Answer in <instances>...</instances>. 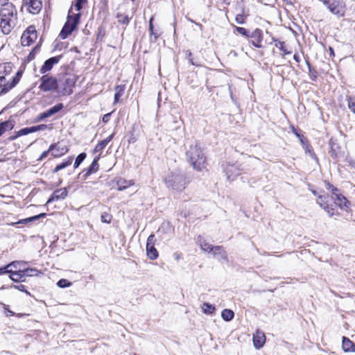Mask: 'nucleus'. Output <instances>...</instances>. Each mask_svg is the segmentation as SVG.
Segmentation results:
<instances>
[{
	"mask_svg": "<svg viewBox=\"0 0 355 355\" xmlns=\"http://www.w3.org/2000/svg\"><path fill=\"white\" fill-rule=\"evenodd\" d=\"M0 10V28L4 34H8L17 24V10L10 3L2 5Z\"/></svg>",
	"mask_w": 355,
	"mask_h": 355,
	"instance_id": "1",
	"label": "nucleus"
},
{
	"mask_svg": "<svg viewBox=\"0 0 355 355\" xmlns=\"http://www.w3.org/2000/svg\"><path fill=\"white\" fill-rule=\"evenodd\" d=\"M187 158L197 171H201L205 167V157L198 144L193 141L191 144L189 149L186 153Z\"/></svg>",
	"mask_w": 355,
	"mask_h": 355,
	"instance_id": "2",
	"label": "nucleus"
},
{
	"mask_svg": "<svg viewBox=\"0 0 355 355\" xmlns=\"http://www.w3.org/2000/svg\"><path fill=\"white\" fill-rule=\"evenodd\" d=\"M326 187L331 191L332 196L330 197L328 195L320 196L317 199V203L327 212L329 216L332 217L336 215L337 213L335 212L334 205L331 202L332 200L336 198L337 196H339L340 193H338V189L329 182L326 184Z\"/></svg>",
	"mask_w": 355,
	"mask_h": 355,
	"instance_id": "3",
	"label": "nucleus"
},
{
	"mask_svg": "<svg viewBox=\"0 0 355 355\" xmlns=\"http://www.w3.org/2000/svg\"><path fill=\"white\" fill-rule=\"evenodd\" d=\"M164 182L168 189L178 192L184 190L187 183L184 175L173 172L165 178Z\"/></svg>",
	"mask_w": 355,
	"mask_h": 355,
	"instance_id": "4",
	"label": "nucleus"
},
{
	"mask_svg": "<svg viewBox=\"0 0 355 355\" xmlns=\"http://www.w3.org/2000/svg\"><path fill=\"white\" fill-rule=\"evenodd\" d=\"M58 80V86L56 94L58 96H69L73 93V88L76 82V78L74 75L66 74Z\"/></svg>",
	"mask_w": 355,
	"mask_h": 355,
	"instance_id": "5",
	"label": "nucleus"
},
{
	"mask_svg": "<svg viewBox=\"0 0 355 355\" xmlns=\"http://www.w3.org/2000/svg\"><path fill=\"white\" fill-rule=\"evenodd\" d=\"M328 10L338 17H341L345 13V4L341 0H319Z\"/></svg>",
	"mask_w": 355,
	"mask_h": 355,
	"instance_id": "6",
	"label": "nucleus"
},
{
	"mask_svg": "<svg viewBox=\"0 0 355 355\" xmlns=\"http://www.w3.org/2000/svg\"><path fill=\"white\" fill-rule=\"evenodd\" d=\"M80 17V13L68 15L67 22L59 35L62 39L67 38L73 32V31L76 28V26L79 23Z\"/></svg>",
	"mask_w": 355,
	"mask_h": 355,
	"instance_id": "7",
	"label": "nucleus"
},
{
	"mask_svg": "<svg viewBox=\"0 0 355 355\" xmlns=\"http://www.w3.org/2000/svg\"><path fill=\"white\" fill-rule=\"evenodd\" d=\"M40 84L39 85V89L44 92H57V89L58 86V79L52 76L49 75H43L40 78Z\"/></svg>",
	"mask_w": 355,
	"mask_h": 355,
	"instance_id": "8",
	"label": "nucleus"
},
{
	"mask_svg": "<svg viewBox=\"0 0 355 355\" xmlns=\"http://www.w3.org/2000/svg\"><path fill=\"white\" fill-rule=\"evenodd\" d=\"M21 77V72H17L15 77L12 79V83H6V78L4 76H0V94L7 92L8 90L14 87L19 81Z\"/></svg>",
	"mask_w": 355,
	"mask_h": 355,
	"instance_id": "9",
	"label": "nucleus"
},
{
	"mask_svg": "<svg viewBox=\"0 0 355 355\" xmlns=\"http://www.w3.org/2000/svg\"><path fill=\"white\" fill-rule=\"evenodd\" d=\"M37 39V31L33 26L28 27L21 37V44L25 46H30Z\"/></svg>",
	"mask_w": 355,
	"mask_h": 355,
	"instance_id": "10",
	"label": "nucleus"
},
{
	"mask_svg": "<svg viewBox=\"0 0 355 355\" xmlns=\"http://www.w3.org/2000/svg\"><path fill=\"white\" fill-rule=\"evenodd\" d=\"M155 237L154 234H150L146 242V254L148 257L151 260H155L158 257V252L155 248Z\"/></svg>",
	"mask_w": 355,
	"mask_h": 355,
	"instance_id": "11",
	"label": "nucleus"
},
{
	"mask_svg": "<svg viewBox=\"0 0 355 355\" xmlns=\"http://www.w3.org/2000/svg\"><path fill=\"white\" fill-rule=\"evenodd\" d=\"M241 171L240 166L236 164L227 163L224 166V172L227 178L230 181L234 180L241 173Z\"/></svg>",
	"mask_w": 355,
	"mask_h": 355,
	"instance_id": "12",
	"label": "nucleus"
},
{
	"mask_svg": "<svg viewBox=\"0 0 355 355\" xmlns=\"http://www.w3.org/2000/svg\"><path fill=\"white\" fill-rule=\"evenodd\" d=\"M24 7L31 14L36 15L42 9L41 0H24Z\"/></svg>",
	"mask_w": 355,
	"mask_h": 355,
	"instance_id": "13",
	"label": "nucleus"
},
{
	"mask_svg": "<svg viewBox=\"0 0 355 355\" xmlns=\"http://www.w3.org/2000/svg\"><path fill=\"white\" fill-rule=\"evenodd\" d=\"M64 105L62 103H58L45 112L40 113L38 116V120L42 121L46 118L51 117L61 111Z\"/></svg>",
	"mask_w": 355,
	"mask_h": 355,
	"instance_id": "14",
	"label": "nucleus"
},
{
	"mask_svg": "<svg viewBox=\"0 0 355 355\" xmlns=\"http://www.w3.org/2000/svg\"><path fill=\"white\" fill-rule=\"evenodd\" d=\"M49 150H52V156L54 157H60L68 152L67 146L60 143L51 144Z\"/></svg>",
	"mask_w": 355,
	"mask_h": 355,
	"instance_id": "15",
	"label": "nucleus"
},
{
	"mask_svg": "<svg viewBox=\"0 0 355 355\" xmlns=\"http://www.w3.org/2000/svg\"><path fill=\"white\" fill-rule=\"evenodd\" d=\"M59 57H52L46 60L40 70V73L44 74L51 71L53 65L59 62Z\"/></svg>",
	"mask_w": 355,
	"mask_h": 355,
	"instance_id": "16",
	"label": "nucleus"
},
{
	"mask_svg": "<svg viewBox=\"0 0 355 355\" xmlns=\"http://www.w3.org/2000/svg\"><path fill=\"white\" fill-rule=\"evenodd\" d=\"M266 342V336L264 333L260 331H257L256 334L253 336L254 346L257 349L261 348Z\"/></svg>",
	"mask_w": 355,
	"mask_h": 355,
	"instance_id": "17",
	"label": "nucleus"
},
{
	"mask_svg": "<svg viewBox=\"0 0 355 355\" xmlns=\"http://www.w3.org/2000/svg\"><path fill=\"white\" fill-rule=\"evenodd\" d=\"M8 273L10 274V278L15 282H25L26 275L23 269L13 271L12 269L8 270Z\"/></svg>",
	"mask_w": 355,
	"mask_h": 355,
	"instance_id": "18",
	"label": "nucleus"
},
{
	"mask_svg": "<svg viewBox=\"0 0 355 355\" xmlns=\"http://www.w3.org/2000/svg\"><path fill=\"white\" fill-rule=\"evenodd\" d=\"M67 190L66 188H62L55 190L52 194L51 197L47 200V203H50L53 200H58L64 199L67 196Z\"/></svg>",
	"mask_w": 355,
	"mask_h": 355,
	"instance_id": "19",
	"label": "nucleus"
},
{
	"mask_svg": "<svg viewBox=\"0 0 355 355\" xmlns=\"http://www.w3.org/2000/svg\"><path fill=\"white\" fill-rule=\"evenodd\" d=\"M213 256L218 260L227 261V252L224 250L222 246H214V249L212 252Z\"/></svg>",
	"mask_w": 355,
	"mask_h": 355,
	"instance_id": "20",
	"label": "nucleus"
},
{
	"mask_svg": "<svg viewBox=\"0 0 355 355\" xmlns=\"http://www.w3.org/2000/svg\"><path fill=\"white\" fill-rule=\"evenodd\" d=\"M333 200H334V204L342 209H345L349 207V202L341 194L337 196V197Z\"/></svg>",
	"mask_w": 355,
	"mask_h": 355,
	"instance_id": "21",
	"label": "nucleus"
},
{
	"mask_svg": "<svg viewBox=\"0 0 355 355\" xmlns=\"http://www.w3.org/2000/svg\"><path fill=\"white\" fill-rule=\"evenodd\" d=\"M134 184L135 181L133 180H126L123 178H119L116 180L117 189L119 191L124 190Z\"/></svg>",
	"mask_w": 355,
	"mask_h": 355,
	"instance_id": "22",
	"label": "nucleus"
},
{
	"mask_svg": "<svg viewBox=\"0 0 355 355\" xmlns=\"http://www.w3.org/2000/svg\"><path fill=\"white\" fill-rule=\"evenodd\" d=\"M343 349L345 352H355V345L347 338H343Z\"/></svg>",
	"mask_w": 355,
	"mask_h": 355,
	"instance_id": "23",
	"label": "nucleus"
},
{
	"mask_svg": "<svg viewBox=\"0 0 355 355\" xmlns=\"http://www.w3.org/2000/svg\"><path fill=\"white\" fill-rule=\"evenodd\" d=\"M15 125V122L12 120L4 121L0 124V136L6 131L11 130Z\"/></svg>",
	"mask_w": 355,
	"mask_h": 355,
	"instance_id": "24",
	"label": "nucleus"
},
{
	"mask_svg": "<svg viewBox=\"0 0 355 355\" xmlns=\"http://www.w3.org/2000/svg\"><path fill=\"white\" fill-rule=\"evenodd\" d=\"M98 158L96 157L93 160L92 163L86 171V173L83 175L85 179H86L92 173H94L97 171L98 168Z\"/></svg>",
	"mask_w": 355,
	"mask_h": 355,
	"instance_id": "25",
	"label": "nucleus"
},
{
	"mask_svg": "<svg viewBox=\"0 0 355 355\" xmlns=\"http://www.w3.org/2000/svg\"><path fill=\"white\" fill-rule=\"evenodd\" d=\"M114 134L110 135L106 139L101 141L95 147V152H101L102 150L105 148V147L107 145V144L112 139Z\"/></svg>",
	"mask_w": 355,
	"mask_h": 355,
	"instance_id": "26",
	"label": "nucleus"
},
{
	"mask_svg": "<svg viewBox=\"0 0 355 355\" xmlns=\"http://www.w3.org/2000/svg\"><path fill=\"white\" fill-rule=\"evenodd\" d=\"M198 242L199 243L200 247L202 250L208 253H212L214 249V246H212L211 244L207 243L205 241H202L201 239H200Z\"/></svg>",
	"mask_w": 355,
	"mask_h": 355,
	"instance_id": "27",
	"label": "nucleus"
},
{
	"mask_svg": "<svg viewBox=\"0 0 355 355\" xmlns=\"http://www.w3.org/2000/svg\"><path fill=\"white\" fill-rule=\"evenodd\" d=\"M234 316V313L231 309H225L221 313L222 318L225 321H231Z\"/></svg>",
	"mask_w": 355,
	"mask_h": 355,
	"instance_id": "28",
	"label": "nucleus"
},
{
	"mask_svg": "<svg viewBox=\"0 0 355 355\" xmlns=\"http://www.w3.org/2000/svg\"><path fill=\"white\" fill-rule=\"evenodd\" d=\"M125 87L123 85H117L115 87V94H114V103L119 102L120 97H121L124 93Z\"/></svg>",
	"mask_w": 355,
	"mask_h": 355,
	"instance_id": "29",
	"label": "nucleus"
},
{
	"mask_svg": "<svg viewBox=\"0 0 355 355\" xmlns=\"http://www.w3.org/2000/svg\"><path fill=\"white\" fill-rule=\"evenodd\" d=\"M72 157H69L68 159L65 162H63L60 164H58L53 170L54 173H57L60 170L65 168L67 166H69L72 163Z\"/></svg>",
	"mask_w": 355,
	"mask_h": 355,
	"instance_id": "30",
	"label": "nucleus"
},
{
	"mask_svg": "<svg viewBox=\"0 0 355 355\" xmlns=\"http://www.w3.org/2000/svg\"><path fill=\"white\" fill-rule=\"evenodd\" d=\"M26 277L38 276L41 272L36 268H24L23 269Z\"/></svg>",
	"mask_w": 355,
	"mask_h": 355,
	"instance_id": "31",
	"label": "nucleus"
},
{
	"mask_svg": "<svg viewBox=\"0 0 355 355\" xmlns=\"http://www.w3.org/2000/svg\"><path fill=\"white\" fill-rule=\"evenodd\" d=\"M45 216H46V214H44V213L40 214L38 215H36V216H34L32 217H29V218H27L25 219L20 220L17 223H26L28 222L35 221L40 218L44 217Z\"/></svg>",
	"mask_w": 355,
	"mask_h": 355,
	"instance_id": "32",
	"label": "nucleus"
},
{
	"mask_svg": "<svg viewBox=\"0 0 355 355\" xmlns=\"http://www.w3.org/2000/svg\"><path fill=\"white\" fill-rule=\"evenodd\" d=\"M215 311V307L208 303H204L202 305V311L205 314H212Z\"/></svg>",
	"mask_w": 355,
	"mask_h": 355,
	"instance_id": "33",
	"label": "nucleus"
},
{
	"mask_svg": "<svg viewBox=\"0 0 355 355\" xmlns=\"http://www.w3.org/2000/svg\"><path fill=\"white\" fill-rule=\"evenodd\" d=\"M26 263V262H23V261H13L9 264L7 265V268H8L9 269H12V268H15V269H21V268H22L23 265H24Z\"/></svg>",
	"mask_w": 355,
	"mask_h": 355,
	"instance_id": "34",
	"label": "nucleus"
},
{
	"mask_svg": "<svg viewBox=\"0 0 355 355\" xmlns=\"http://www.w3.org/2000/svg\"><path fill=\"white\" fill-rule=\"evenodd\" d=\"M261 31L259 30V29H257L255 31H254V34H257L258 35V38L257 40H252V44L254 46L257 47V48H261Z\"/></svg>",
	"mask_w": 355,
	"mask_h": 355,
	"instance_id": "35",
	"label": "nucleus"
},
{
	"mask_svg": "<svg viewBox=\"0 0 355 355\" xmlns=\"http://www.w3.org/2000/svg\"><path fill=\"white\" fill-rule=\"evenodd\" d=\"M86 157V154L82 153L78 155L74 162V167L78 168Z\"/></svg>",
	"mask_w": 355,
	"mask_h": 355,
	"instance_id": "36",
	"label": "nucleus"
},
{
	"mask_svg": "<svg viewBox=\"0 0 355 355\" xmlns=\"http://www.w3.org/2000/svg\"><path fill=\"white\" fill-rule=\"evenodd\" d=\"M11 65L10 63H4V64H0V74L1 73H10V71H11Z\"/></svg>",
	"mask_w": 355,
	"mask_h": 355,
	"instance_id": "37",
	"label": "nucleus"
},
{
	"mask_svg": "<svg viewBox=\"0 0 355 355\" xmlns=\"http://www.w3.org/2000/svg\"><path fill=\"white\" fill-rule=\"evenodd\" d=\"M71 284V283L65 279H61L57 283V285L60 288H67V287L70 286Z\"/></svg>",
	"mask_w": 355,
	"mask_h": 355,
	"instance_id": "38",
	"label": "nucleus"
},
{
	"mask_svg": "<svg viewBox=\"0 0 355 355\" xmlns=\"http://www.w3.org/2000/svg\"><path fill=\"white\" fill-rule=\"evenodd\" d=\"M101 221L105 223H110L112 220V216L107 212L101 214Z\"/></svg>",
	"mask_w": 355,
	"mask_h": 355,
	"instance_id": "39",
	"label": "nucleus"
},
{
	"mask_svg": "<svg viewBox=\"0 0 355 355\" xmlns=\"http://www.w3.org/2000/svg\"><path fill=\"white\" fill-rule=\"evenodd\" d=\"M118 21L119 23L122 24H128L130 21V18L127 15H118L117 16Z\"/></svg>",
	"mask_w": 355,
	"mask_h": 355,
	"instance_id": "40",
	"label": "nucleus"
},
{
	"mask_svg": "<svg viewBox=\"0 0 355 355\" xmlns=\"http://www.w3.org/2000/svg\"><path fill=\"white\" fill-rule=\"evenodd\" d=\"M273 40L275 42V46L279 48V49L282 51L285 54L289 53V52L287 51L286 49H285L284 42L277 41V40L275 39H273Z\"/></svg>",
	"mask_w": 355,
	"mask_h": 355,
	"instance_id": "41",
	"label": "nucleus"
},
{
	"mask_svg": "<svg viewBox=\"0 0 355 355\" xmlns=\"http://www.w3.org/2000/svg\"><path fill=\"white\" fill-rule=\"evenodd\" d=\"M308 67L309 69V76H310L311 79L313 81L316 80L317 76H318L317 71L315 70L312 69L311 68V66L309 65V64H308Z\"/></svg>",
	"mask_w": 355,
	"mask_h": 355,
	"instance_id": "42",
	"label": "nucleus"
},
{
	"mask_svg": "<svg viewBox=\"0 0 355 355\" xmlns=\"http://www.w3.org/2000/svg\"><path fill=\"white\" fill-rule=\"evenodd\" d=\"M87 0H76L74 7L76 10L79 11L82 9L83 5L86 3Z\"/></svg>",
	"mask_w": 355,
	"mask_h": 355,
	"instance_id": "43",
	"label": "nucleus"
},
{
	"mask_svg": "<svg viewBox=\"0 0 355 355\" xmlns=\"http://www.w3.org/2000/svg\"><path fill=\"white\" fill-rule=\"evenodd\" d=\"M30 133V131L28 130V128H22L19 131L17 132V136H21V135H26Z\"/></svg>",
	"mask_w": 355,
	"mask_h": 355,
	"instance_id": "44",
	"label": "nucleus"
},
{
	"mask_svg": "<svg viewBox=\"0 0 355 355\" xmlns=\"http://www.w3.org/2000/svg\"><path fill=\"white\" fill-rule=\"evenodd\" d=\"M13 287L19 291L25 292L28 295H30V293L26 290V286L24 285H22V284L14 285Z\"/></svg>",
	"mask_w": 355,
	"mask_h": 355,
	"instance_id": "45",
	"label": "nucleus"
},
{
	"mask_svg": "<svg viewBox=\"0 0 355 355\" xmlns=\"http://www.w3.org/2000/svg\"><path fill=\"white\" fill-rule=\"evenodd\" d=\"M51 151L52 152V150H49V148L46 150V151H44L42 155H40V157L37 159L38 161H42L43 159H44L45 157H46L49 153V152Z\"/></svg>",
	"mask_w": 355,
	"mask_h": 355,
	"instance_id": "46",
	"label": "nucleus"
},
{
	"mask_svg": "<svg viewBox=\"0 0 355 355\" xmlns=\"http://www.w3.org/2000/svg\"><path fill=\"white\" fill-rule=\"evenodd\" d=\"M236 21L239 24H243L244 23V18L242 15H238L236 17Z\"/></svg>",
	"mask_w": 355,
	"mask_h": 355,
	"instance_id": "47",
	"label": "nucleus"
},
{
	"mask_svg": "<svg viewBox=\"0 0 355 355\" xmlns=\"http://www.w3.org/2000/svg\"><path fill=\"white\" fill-rule=\"evenodd\" d=\"M111 114H112V112L105 114L103 117V122L107 123L110 119Z\"/></svg>",
	"mask_w": 355,
	"mask_h": 355,
	"instance_id": "48",
	"label": "nucleus"
},
{
	"mask_svg": "<svg viewBox=\"0 0 355 355\" xmlns=\"http://www.w3.org/2000/svg\"><path fill=\"white\" fill-rule=\"evenodd\" d=\"M236 31L240 33V34H242L243 35H246V30L245 28H243V27H237L236 28Z\"/></svg>",
	"mask_w": 355,
	"mask_h": 355,
	"instance_id": "49",
	"label": "nucleus"
},
{
	"mask_svg": "<svg viewBox=\"0 0 355 355\" xmlns=\"http://www.w3.org/2000/svg\"><path fill=\"white\" fill-rule=\"evenodd\" d=\"M8 270H10L8 268H7V266L4 268H0V275L8 273Z\"/></svg>",
	"mask_w": 355,
	"mask_h": 355,
	"instance_id": "50",
	"label": "nucleus"
},
{
	"mask_svg": "<svg viewBox=\"0 0 355 355\" xmlns=\"http://www.w3.org/2000/svg\"><path fill=\"white\" fill-rule=\"evenodd\" d=\"M349 107L352 110V112L355 113V103L354 102H349Z\"/></svg>",
	"mask_w": 355,
	"mask_h": 355,
	"instance_id": "51",
	"label": "nucleus"
},
{
	"mask_svg": "<svg viewBox=\"0 0 355 355\" xmlns=\"http://www.w3.org/2000/svg\"><path fill=\"white\" fill-rule=\"evenodd\" d=\"M28 128V130L30 131V133L35 132L37 131V125L30 127Z\"/></svg>",
	"mask_w": 355,
	"mask_h": 355,
	"instance_id": "52",
	"label": "nucleus"
},
{
	"mask_svg": "<svg viewBox=\"0 0 355 355\" xmlns=\"http://www.w3.org/2000/svg\"><path fill=\"white\" fill-rule=\"evenodd\" d=\"M46 127H47L46 125H44V124L39 125H37V131L43 130L44 129H46Z\"/></svg>",
	"mask_w": 355,
	"mask_h": 355,
	"instance_id": "53",
	"label": "nucleus"
},
{
	"mask_svg": "<svg viewBox=\"0 0 355 355\" xmlns=\"http://www.w3.org/2000/svg\"><path fill=\"white\" fill-rule=\"evenodd\" d=\"M6 310L8 313V314H7L8 315H9L13 316L15 315V313L13 311H10L8 309H6Z\"/></svg>",
	"mask_w": 355,
	"mask_h": 355,
	"instance_id": "54",
	"label": "nucleus"
},
{
	"mask_svg": "<svg viewBox=\"0 0 355 355\" xmlns=\"http://www.w3.org/2000/svg\"><path fill=\"white\" fill-rule=\"evenodd\" d=\"M329 51L331 55H334V49L331 47H329Z\"/></svg>",
	"mask_w": 355,
	"mask_h": 355,
	"instance_id": "55",
	"label": "nucleus"
},
{
	"mask_svg": "<svg viewBox=\"0 0 355 355\" xmlns=\"http://www.w3.org/2000/svg\"><path fill=\"white\" fill-rule=\"evenodd\" d=\"M149 28H150V31H153V24H152V19H150V26H149Z\"/></svg>",
	"mask_w": 355,
	"mask_h": 355,
	"instance_id": "56",
	"label": "nucleus"
},
{
	"mask_svg": "<svg viewBox=\"0 0 355 355\" xmlns=\"http://www.w3.org/2000/svg\"><path fill=\"white\" fill-rule=\"evenodd\" d=\"M293 58L297 62H299V56L295 54Z\"/></svg>",
	"mask_w": 355,
	"mask_h": 355,
	"instance_id": "57",
	"label": "nucleus"
},
{
	"mask_svg": "<svg viewBox=\"0 0 355 355\" xmlns=\"http://www.w3.org/2000/svg\"><path fill=\"white\" fill-rule=\"evenodd\" d=\"M8 1V0H0V3H1V5H3V4L6 3V1Z\"/></svg>",
	"mask_w": 355,
	"mask_h": 355,
	"instance_id": "58",
	"label": "nucleus"
},
{
	"mask_svg": "<svg viewBox=\"0 0 355 355\" xmlns=\"http://www.w3.org/2000/svg\"><path fill=\"white\" fill-rule=\"evenodd\" d=\"M295 132V135L297 137H300V135H299L297 132Z\"/></svg>",
	"mask_w": 355,
	"mask_h": 355,
	"instance_id": "59",
	"label": "nucleus"
}]
</instances>
